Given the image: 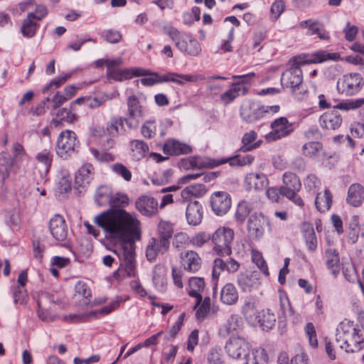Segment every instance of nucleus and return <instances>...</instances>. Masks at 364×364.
Returning a JSON list of instances; mask_svg holds the SVG:
<instances>
[{"label":"nucleus","mask_w":364,"mask_h":364,"mask_svg":"<svg viewBox=\"0 0 364 364\" xmlns=\"http://www.w3.org/2000/svg\"><path fill=\"white\" fill-rule=\"evenodd\" d=\"M129 203L126 193L117 192L112 194L109 204L110 208L95 218V223L105 232V237L100 240V242L119 257L120 254L114 247L118 245H133L141 237L139 221L124 210Z\"/></svg>","instance_id":"nucleus-1"},{"label":"nucleus","mask_w":364,"mask_h":364,"mask_svg":"<svg viewBox=\"0 0 364 364\" xmlns=\"http://www.w3.org/2000/svg\"><path fill=\"white\" fill-rule=\"evenodd\" d=\"M210 235L212 251L218 256L213 261L212 270L213 293L216 294L220 272L227 271L229 274L235 273L239 270L240 263L230 257L235 237L232 228L220 226Z\"/></svg>","instance_id":"nucleus-2"},{"label":"nucleus","mask_w":364,"mask_h":364,"mask_svg":"<svg viewBox=\"0 0 364 364\" xmlns=\"http://www.w3.org/2000/svg\"><path fill=\"white\" fill-rule=\"evenodd\" d=\"M282 185L271 186L266 189V196L272 203H280L286 198L294 205L303 208L305 203L299 193L302 184L300 178L291 171H286L282 175Z\"/></svg>","instance_id":"nucleus-3"},{"label":"nucleus","mask_w":364,"mask_h":364,"mask_svg":"<svg viewBox=\"0 0 364 364\" xmlns=\"http://www.w3.org/2000/svg\"><path fill=\"white\" fill-rule=\"evenodd\" d=\"M32 158L28 154L23 144L19 141L12 144L11 154L4 150L0 152V176L4 186L11 172L17 173L21 169L26 171L31 163Z\"/></svg>","instance_id":"nucleus-4"},{"label":"nucleus","mask_w":364,"mask_h":364,"mask_svg":"<svg viewBox=\"0 0 364 364\" xmlns=\"http://www.w3.org/2000/svg\"><path fill=\"white\" fill-rule=\"evenodd\" d=\"M157 234L158 238H150L146 249V257L149 262H154L159 254L164 255L168 250L173 234V224L161 220L157 225Z\"/></svg>","instance_id":"nucleus-5"},{"label":"nucleus","mask_w":364,"mask_h":364,"mask_svg":"<svg viewBox=\"0 0 364 364\" xmlns=\"http://www.w3.org/2000/svg\"><path fill=\"white\" fill-rule=\"evenodd\" d=\"M107 134L109 136L105 141L102 144V149H109L113 148L114 144V138L119 136H125L130 131L136 129L139 126V120L135 122L122 116L112 117L107 123Z\"/></svg>","instance_id":"nucleus-6"},{"label":"nucleus","mask_w":364,"mask_h":364,"mask_svg":"<svg viewBox=\"0 0 364 364\" xmlns=\"http://www.w3.org/2000/svg\"><path fill=\"white\" fill-rule=\"evenodd\" d=\"M257 138V134L254 130H251L249 132L245 133L242 138V145L235 151L234 155L226 157L230 158L233 160L230 162L227 161V164H228L229 166L232 168L243 167L247 165H251L254 162L255 157L252 154H247L242 156L240 153L251 151L253 149L259 147L260 145V141L255 142Z\"/></svg>","instance_id":"nucleus-7"},{"label":"nucleus","mask_w":364,"mask_h":364,"mask_svg":"<svg viewBox=\"0 0 364 364\" xmlns=\"http://www.w3.org/2000/svg\"><path fill=\"white\" fill-rule=\"evenodd\" d=\"M164 31L174 42L175 46L184 55L195 57L201 52L200 43L191 35L182 34L173 26H165Z\"/></svg>","instance_id":"nucleus-8"},{"label":"nucleus","mask_w":364,"mask_h":364,"mask_svg":"<svg viewBox=\"0 0 364 364\" xmlns=\"http://www.w3.org/2000/svg\"><path fill=\"white\" fill-rule=\"evenodd\" d=\"M80 141L77 134L70 129L63 130L57 137L55 151L56 155L63 160L70 159L78 154Z\"/></svg>","instance_id":"nucleus-9"},{"label":"nucleus","mask_w":364,"mask_h":364,"mask_svg":"<svg viewBox=\"0 0 364 364\" xmlns=\"http://www.w3.org/2000/svg\"><path fill=\"white\" fill-rule=\"evenodd\" d=\"M231 161L233 160L230 158L221 157L216 159L209 156L203 158L199 155H195L181 159L177 163V166L185 171L203 168L213 169Z\"/></svg>","instance_id":"nucleus-10"},{"label":"nucleus","mask_w":364,"mask_h":364,"mask_svg":"<svg viewBox=\"0 0 364 364\" xmlns=\"http://www.w3.org/2000/svg\"><path fill=\"white\" fill-rule=\"evenodd\" d=\"M123 251V263L120 267L124 266L122 274L120 268H118L112 273V277L117 281H121L125 277H134L136 273V252L135 242L133 245L123 244L118 245Z\"/></svg>","instance_id":"nucleus-11"},{"label":"nucleus","mask_w":364,"mask_h":364,"mask_svg":"<svg viewBox=\"0 0 364 364\" xmlns=\"http://www.w3.org/2000/svg\"><path fill=\"white\" fill-rule=\"evenodd\" d=\"M364 86V80L358 73H349L343 75L336 85L339 94L353 96L358 94Z\"/></svg>","instance_id":"nucleus-12"},{"label":"nucleus","mask_w":364,"mask_h":364,"mask_svg":"<svg viewBox=\"0 0 364 364\" xmlns=\"http://www.w3.org/2000/svg\"><path fill=\"white\" fill-rule=\"evenodd\" d=\"M267 227L269 229L272 228L270 219L262 212H255L247 218L246 226L247 235L253 240H260Z\"/></svg>","instance_id":"nucleus-13"},{"label":"nucleus","mask_w":364,"mask_h":364,"mask_svg":"<svg viewBox=\"0 0 364 364\" xmlns=\"http://www.w3.org/2000/svg\"><path fill=\"white\" fill-rule=\"evenodd\" d=\"M49 230L57 245L70 249V240L68 238V228L63 215H55L49 221Z\"/></svg>","instance_id":"nucleus-14"},{"label":"nucleus","mask_w":364,"mask_h":364,"mask_svg":"<svg viewBox=\"0 0 364 364\" xmlns=\"http://www.w3.org/2000/svg\"><path fill=\"white\" fill-rule=\"evenodd\" d=\"M271 131L266 135L268 141H276L290 136L295 130L294 123L290 122L287 117H280L270 124Z\"/></svg>","instance_id":"nucleus-15"},{"label":"nucleus","mask_w":364,"mask_h":364,"mask_svg":"<svg viewBox=\"0 0 364 364\" xmlns=\"http://www.w3.org/2000/svg\"><path fill=\"white\" fill-rule=\"evenodd\" d=\"M209 205L213 213L217 216L227 214L232 206V197L225 191H214L209 198Z\"/></svg>","instance_id":"nucleus-16"},{"label":"nucleus","mask_w":364,"mask_h":364,"mask_svg":"<svg viewBox=\"0 0 364 364\" xmlns=\"http://www.w3.org/2000/svg\"><path fill=\"white\" fill-rule=\"evenodd\" d=\"M339 336H343L344 340H346L345 345H343L345 348V353H356L359 352L364 348V337L363 333H358L355 331L345 332L344 329L337 328Z\"/></svg>","instance_id":"nucleus-17"},{"label":"nucleus","mask_w":364,"mask_h":364,"mask_svg":"<svg viewBox=\"0 0 364 364\" xmlns=\"http://www.w3.org/2000/svg\"><path fill=\"white\" fill-rule=\"evenodd\" d=\"M95 176V168L91 163H84L75 176V188L79 193L85 191Z\"/></svg>","instance_id":"nucleus-18"},{"label":"nucleus","mask_w":364,"mask_h":364,"mask_svg":"<svg viewBox=\"0 0 364 364\" xmlns=\"http://www.w3.org/2000/svg\"><path fill=\"white\" fill-rule=\"evenodd\" d=\"M228 355L234 358H246L250 351L249 343L241 337L230 338L225 345Z\"/></svg>","instance_id":"nucleus-19"},{"label":"nucleus","mask_w":364,"mask_h":364,"mask_svg":"<svg viewBox=\"0 0 364 364\" xmlns=\"http://www.w3.org/2000/svg\"><path fill=\"white\" fill-rule=\"evenodd\" d=\"M318 123L324 132L338 130L343 124V117L337 110L323 112L318 118Z\"/></svg>","instance_id":"nucleus-20"},{"label":"nucleus","mask_w":364,"mask_h":364,"mask_svg":"<svg viewBox=\"0 0 364 364\" xmlns=\"http://www.w3.org/2000/svg\"><path fill=\"white\" fill-rule=\"evenodd\" d=\"M324 345V350L331 360H335L338 358V355L341 354L343 351L345 352L343 345H345L346 340H344L343 336H339L338 331L336 334L335 339H331L328 336H325L322 340Z\"/></svg>","instance_id":"nucleus-21"},{"label":"nucleus","mask_w":364,"mask_h":364,"mask_svg":"<svg viewBox=\"0 0 364 364\" xmlns=\"http://www.w3.org/2000/svg\"><path fill=\"white\" fill-rule=\"evenodd\" d=\"M301 154L308 159H316L321 156L323 161L332 158V155L324 150L323 144L319 141H310L303 144Z\"/></svg>","instance_id":"nucleus-22"},{"label":"nucleus","mask_w":364,"mask_h":364,"mask_svg":"<svg viewBox=\"0 0 364 364\" xmlns=\"http://www.w3.org/2000/svg\"><path fill=\"white\" fill-rule=\"evenodd\" d=\"M180 265L184 271L196 273L201 268L202 259L196 252L187 250L180 254Z\"/></svg>","instance_id":"nucleus-23"},{"label":"nucleus","mask_w":364,"mask_h":364,"mask_svg":"<svg viewBox=\"0 0 364 364\" xmlns=\"http://www.w3.org/2000/svg\"><path fill=\"white\" fill-rule=\"evenodd\" d=\"M148 74L146 75L156 77L158 83L173 82L178 85H183L184 82H194L196 80V76L193 75L180 74L174 72H167L164 75H161L157 72L151 71L146 69Z\"/></svg>","instance_id":"nucleus-24"},{"label":"nucleus","mask_w":364,"mask_h":364,"mask_svg":"<svg viewBox=\"0 0 364 364\" xmlns=\"http://www.w3.org/2000/svg\"><path fill=\"white\" fill-rule=\"evenodd\" d=\"M163 153L167 156L186 155L192 153L193 147L178 139L169 138L166 140L162 147Z\"/></svg>","instance_id":"nucleus-25"},{"label":"nucleus","mask_w":364,"mask_h":364,"mask_svg":"<svg viewBox=\"0 0 364 364\" xmlns=\"http://www.w3.org/2000/svg\"><path fill=\"white\" fill-rule=\"evenodd\" d=\"M36 160L43 164L45 170L43 173H40V178L36 179L37 184H45L48 180V174L50 172L54 159L53 153L51 149H44L37 153L35 156Z\"/></svg>","instance_id":"nucleus-26"},{"label":"nucleus","mask_w":364,"mask_h":364,"mask_svg":"<svg viewBox=\"0 0 364 364\" xmlns=\"http://www.w3.org/2000/svg\"><path fill=\"white\" fill-rule=\"evenodd\" d=\"M146 74H148L146 69L141 68H131L121 70L112 68L111 71L108 73L107 78L117 82H122L130 80L134 77L146 76Z\"/></svg>","instance_id":"nucleus-27"},{"label":"nucleus","mask_w":364,"mask_h":364,"mask_svg":"<svg viewBox=\"0 0 364 364\" xmlns=\"http://www.w3.org/2000/svg\"><path fill=\"white\" fill-rule=\"evenodd\" d=\"M129 296H127L124 298H122V296L118 295L116 296V299L110 302L109 305L105 306L100 309L90 311L85 313L87 322H90L92 318L99 319L106 315L111 314L114 311L117 310L120 307L122 303L129 300Z\"/></svg>","instance_id":"nucleus-28"},{"label":"nucleus","mask_w":364,"mask_h":364,"mask_svg":"<svg viewBox=\"0 0 364 364\" xmlns=\"http://www.w3.org/2000/svg\"><path fill=\"white\" fill-rule=\"evenodd\" d=\"M259 272L257 270L242 272L237 275V283L242 292H250L259 284Z\"/></svg>","instance_id":"nucleus-29"},{"label":"nucleus","mask_w":364,"mask_h":364,"mask_svg":"<svg viewBox=\"0 0 364 364\" xmlns=\"http://www.w3.org/2000/svg\"><path fill=\"white\" fill-rule=\"evenodd\" d=\"M205 287L204 278L198 277H190L188 282L187 294L189 296L196 299L193 309H196L202 302V293Z\"/></svg>","instance_id":"nucleus-30"},{"label":"nucleus","mask_w":364,"mask_h":364,"mask_svg":"<svg viewBox=\"0 0 364 364\" xmlns=\"http://www.w3.org/2000/svg\"><path fill=\"white\" fill-rule=\"evenodd\" d=\"M299 26L302 28H307L306 34L308 36L316 35L322 41H329L331 36L327 31L323 23L314 19H307L300 22Z\"/></svg>","instance_id":"nucleus-31"},{"label":"nucleus","mask_w":364,"mask_h":364,"mask_svg":"<svg viewBox=\"0 0 364 364\" xmlns=\"http://www.w3.org/2000/svg\"><path fill=\"white\" fill-rule=\"evenodd\" d=\"M300 229L308 251L314 252L318 247V239L313 224L304 220L301 223Z\"/></svg>","instance_id":"nucleus-32"},{"label":"nucleus","mask_w":364,"mask_h":364,"mask_svg":"<svg viewBox=\"0 0 364 364\" xmlns=\"http://www.w3.org/2000/svg\"><path fill=\"white\" fill-rule=\"evenodd\" d=\"M135 205L143 215L151 217L158 213V202L153 197L141 196L136 200Z\"/></svg>","instance_id":"nucleus-33"},{"label":"nucleus","mask_w":364,"mask_h":364,"mask_svg":"<svg viewBox=\"0 0 364 364\" xmlns=\"http://www.w3.org/2000/svg\"><path fill=\"white\" fill-rule=\"evenodd\" d=\"M255 77V73H250L245 75L232 76L235 80L230 84L232 88H235L237 94L245 96L249 93L250 86L252 85V79Z\"/></svg>","instance_id":"nucleus-34"},{"label":"nucleus","mask_w":364,"mask_h":364,"mask_svg":"<svg viewBox=\"0 0 364 364\" xmlns=\"http://www.w3.org/2000/svg\"><path fill=\"white\" fill-rule=\"evenodd\" d=\"M186 217L189 225L196 226L199 225L203 219V206L198 200L187 201Z\"/></svg>","instance_id":"nucleus-35"},{"label":"nucleus","mask_w":364,"mask_h":364,"mask_svg":"<svg viewBox=\"0 0 364 364\" xmlns=\"http://www.w3.org/2000/svg\"><path fill=\"white\" fill-rule=\"evenodd\" d=\"M346 203L349 205L358 208L364 200V187L359 183H352L348 189L346 196Z\"/></svg>","instance_id":"nucleus-36"},{"label":"nucleus","mask_w":364,"mask_h":364,"mask_svg":"<svg viewBox=\"0 0 364 364\" xmlns=\"http://www.w3.org/2000/svg\"><path fill=\"white\" fill-rule=\"evenodd\" d=\"M264 112L260 105L255 108V103L250 102L247 105L241 107L240 116L245 122L253 123L264 117Z\"/></svg>","instance_id":"nucleus-37"},{"label":"nucleus","mask_w":364,"mask_h":364,"mask_svg":"<svg viewBox=\"0 0 364 364\" xmlns=\"http://www.w3.org/2000/svg\"><path fill=\"white\" fill-rule=\"evenodd\" d=\"M309 65L320 64L327 61H339L341 58L338 52L329 53L326 50H318L311 53H307Z\"/></svg>","instance_id":"nucleus-38"},{"label":"nucleus","mask_w":364,"mask_h":364,"mask_svg":"<svg viewBox=\"0 0 364 364\" xmlns=\"http://www.w3.org/2000/svg\"><path fill=\"white\" fill-rule=\"evenodd\" d=\"M333 194L328 188H325L323 192H318L315 197L316 209L321 213L329 210L333 203Z\"/></svg>","instance_id":"nucleus-39"},{"label":"nucleus","mask_w":364,"mask_h":364,"mask_svg":"<svg viewBox=\"0 0 364 364\" xmlns=\"http://www.w3.org/2000/svg\"><path fill=\"white\" fill-rule=\"evenodd\" d=\"M75 292L78 295L81 296L85 299V305L87 308L88 307H94L97 305L102 304L105 303L106 299L103 300L97 301H91L92 299V291L89 288L87 284L83 281H78L76 282L75 285Z\"/></svg>","instance_id":"nucleus-40"},{"label":"nucleus","mask_w":364,"mask_h":364,"mask_svg":"<svg viewBox=\"0 0 364 364\" xmlns=\"http://www.w3.org/2000/svg\"><path fill=\"white\" fill-rule=\"evenodd\" d=\"M326 264L332 274L336 277L341 271V260L338 251L335 248H327L325 250Z\"/></svg>","instance_id":"nucleus-41"},{"label":"nucleus","mask_w":364,"mask_h":364,"mask_svg":"<svg viewBox=\"0 0 364 364\" xmlns=\"http://www.w3.org/2000/svg\"><path fill=\"white\" fill-rule=\"evenodd\" d=\"M208 191V188L203 183H193L183 188L181 192V203L193 200L192 198L203 196Z\"/></svg>","instance_id":"nucleus-42"},{"label":"nucleus","mask_w":364,"mask_h":364,"mask_svg":"<svg viewBox=\"0 0 364 364\" xmlns=\"http://www.w3.org/2000/svg\"><path fill=\"white\" fill-rule=\"evenodd\" d=\"M239 299L238 291L235 286L232 283L225 284L220 291V299L226 305H233Z\"/></svg>","instance_id":"nucleus-43"},{"label":"nucleus","mask_w":364,"mask_h":364,"mask_svg":"<svg viewBox=\"0 0 364 364\" xmlns=\"http://www.w3.org/2000/svg\"><path fill=\"white\" fill-rule=\"evenodd\" d=\"M127 117L132 122H135L137 118L142 117L143 109L139 98L135 95H132L127 98Z\"/></svg>","instance_id":"nucleus-44"},{"label":"nucleus","mask_w":364,"mask_h":364,"mask_svg":"<svg viewBox=\"0 0 364 364\" xmlns=\"http://www.w3.org/2000/svg\"><path fill=\"white\" fill-rule=\"evenodd\" d=\"M245 181L250 186V188H254L257 191H262L269 183L267 176L264 173H249Z\"/></svg>","instance_id":"nucleus-45"},{"label":"nucleus","mask_w":364,"mask_h":364,"mask_svg":"<svg viewBox=\"0 0 364 364\" xmlns=\"http://www.w3.org/2000/svg\"><path fill=\"white\" fill-rule=\"evenodd\" d=\"M39 28V22L30 17L29 14H28L26 18L22 21L21 33L23 37L31 38L36 35Z\"/></svg>","instance_id":"nucleus-46"},{"label":"nucleus","mask_w":364,"mask_h":364,"mask_svg":"<svg viewBox=\"0 0 364 364\" xmlns=\"http://www.w3.org/2000/svg\"><path fill=\"white\" fill-rule=\"evenodd\" d=\"M111 196L110 188L106 185H101L95 191V202L97 206H106L109 204Z\"/></svg>","instance_id":"nucleus-47"},{"label":"nucleus","mask_w":364,"mask_h":364,"mask_svg":"<svg viewBox=\"0 0 364 364\" xmlns=\"http://www.w3.org/2000/svg\"><path fill=\"white\" fill-rule=\"evenodd\" d=\"M252 210V205L248 201L245 200L240 201L235 213V221L238 224H243L246 220H247Z\"/></svg>","instance_id":"nucleus-48"},{"label":"nucleus","mask_w":364,"mask_h":364,"mask_svg":"<svg viewBox=\"0 0 364 364\" xmlns=\"http://www.w3.org/2000/svg\"><path fill=\"white\" fill-rule=\"evenodd\" d=\"M341 329H344L345 332L355 331L358 333H363L364 336V310L360 311L358 314L356 324L353 325V321H348L340 323Z\"/></svg>","instance_id":"nucleus-49"},{"label":"nucleus","mask_w":364,"mask_h":364,"mask_svg":"<svg viewBox=\"0 0 364 364\" xmlns=\"http://www.w3.org/2000/svg\"><path fill=\"white\" fill-rule=\"evenodd\" d=\"M244 364H267L269 356L264 348L253 349L245 358Z\"/></svg>","instance_id":"nucleus-50"},{"label":"nucleus","mask_w":364,"mask_h":364,"mask_svg":"<svg viewBox=\"0 0 364 364\" xmlns=\"http://www.w3.org/2000/svg\"><path fill=\"white\" fill-rule=\"evenodd\" d=\"M10 291L12 294L14 303L16 305L25 306L29 301V295L27 289L25 287H20L19 286H12L10 288Z\"/></svg>","instance_id":"nucleus-51"},{"label":"nucleus","mask_w":364,"mask_h":364,"mask_svg":"<svg viewBox=\"0 0 364 364\" xmlns=\"http://www.w3.org/2000/svg\"><path fill=\"white\" fill-rule=\"evenodd\" d=\"M74 71L65 73L63 75L58 76L52 79L47 85H46L42 89V93L46 94L52 90L59 88L64 85L67 80L72 77Z\"/></svg>","instance_id":"nucleus-52"},{"label":"nucleus","mask_w":364,"mask_h":364,"mask_svg":"<svg viewBox=\"0 0 364 364\" xmlns=\"http://www.w3.org/2000/svg\"><path fill=\"white\" fill-rule=\"evenodd\" d=\"M289 75L287 77V82L285 83L286 87L291 89L292 92H294L296 89L299 88V86L303 82V72L302 70H289Z\"/></svg>","instance_id":"nucleus-53"},{"label":"nucleus","mask_w":364,"mask_h":364,"mask_svg":"<svg viewBox=\"0 0 364 364\" xmlns=\"http://www.w3.org/2000/svg\"><path fill=\"white\" fill-rule=\"evenodd\" d=\"M306 65H309L306 53L292 56L287 63L289 70H301V67Z\"/></svg>","instance_id":"nucleus-54"},{"label":"nucleus","mask_w":364,"mask_h":364,"mask_svg":"<svg viewBox=\"0 0 364 364\" xmlns=\"http://www.w3.org/2000/svg\"><path fill=\"white\" fill-rule=\"evenodd\" d=\"M276 325V316L271 313L269 309L267 311L262 310L261 314L260 322L258 323L257 326H259L262 330L269 331L272 329Z\"/></svg>","instance_id":"nucleus-55"},{"label":"nucleus","mask_w":364,"mask_h":364,"mask_svg":"<svg viewBox=\"0 0 364 364\" xmlns=\"http://www.w3.org/2000/svg\"><path fill=\"white\" fill-rule=\"evenodd\" d=\"M56 117L58 118H60V120H63L65 122L69 124L75 123L79 118V116L75 113V111L70 105L68 108H58Z\"/></svg>","instance_id":"nucleus-56"},{"label":"nucleus","mask_w":364,"mask_h":364,"mask_svg":"<svg viewBox=\"0 0 364 364\" xmlns=\"http://www.w3.org/2000/svg\"><path fill=\"white\" fill-rule=\"evenodd\" d=\"M364 105V98H358L356 100H348L339 102L333 106V109H340L348 111L350 109H356Z\"/></svg>","instance_id":"nucleus-57"},{"label":"nucleus","mask_w":364,"mask_h":364,"mask_svg":"<svg viewBox=\"0 0 364 364\" xmlns=\"http://www.w3.org/2000/svg\"><path fill=\"white\" fill-rule=\"evenodd\" d=\"M166 268L163 264H156L152 272V281L155 287L164 285L166 277Z\"/></svg>","instance_id":"nucleus-58"},{"label":"nucleus","mask_w":364,"mask_h":364,"mask_svg":"<svg viewBox=\"0 0 364 364\" xmlns=\"http://www.w3.org/2000/svg\"><path fill=\"white\" fill-rule=\"evenodd\" d=\"M211 305V300L210 296H205L204 299L202 298V302L196 307V318L198 321L203 320L210 312Z\"/></svg>","instance_id":"nucleus-59"},{"label":"nucleus","mask_w":364,"mask_h":364,"mask_svg":"<svg viewBox=\"0 0 364 364\" xmlns=\"http://www.w3.org/2000/svg\"><path fill=\"white\" fill-rule=\"evenodd\" d=\"M37 303V315L38 318L43 322H53L59 316L57 314H52L49 309L43 308L41 306V301L39 298L36 300Z\"/></svg>","instance_id":"nucleus-60"},{"label":"nucleus","mask_w":364,"mask_h":364,"mask_svg":"<svg viewBox=\"0 0 364 364\" xmlns=\"http://www.w3.org/2000/svg\"><path fill=\"white\" fill-rule=\"evenodd\" d=\"M360 225L357 218H355L347 228V240L349 243L355 244L359 238Z\"/></svg>","instance_id":"nucleus-61"},{"label":"nucleus","mask_w":364,"mask_h":364,"mask_svg":"<svg viewBox=\"0 0 364 364\" xmlns=\"http://www.w3.org/2000/svg\"><path fill=\"white\" fill-rule=\"evenodd\" d=\"M132 151L138 154V159L144 158L149 150L147 143L140 139H133L130 142Z\"/></svg>","instance_id":"nucleus-62"},{"label":"nucleus","mask_w":364,"mask_h":364,"mask_svg":"<svg viewBox=\"0 0 364 364\" xmlns=\"http://www.w3.org/2000/svg\"><path fill=\"white\" fill-rule=\"evenodd\" d=\"M191 242L196 247H202L205 244H209L211 247V235L205 232H199L191 238Z\"/></svg>","instance_id":"nucleus-63"},{"label":"nucleus","mask_w":364,"mask_h":364,"mask_svg":"<svg viewBox=\"0 0 364 364\" xmlns=\"http://www.w3.org/2000/svg\"><path fill=\"white\" fill-rule=\"evenodd\" d=\"M208 364H224L223 351L218 347L211 348L207 353Z\"/></svg>","instance_id":"nucleus-64"}]
</instances>
